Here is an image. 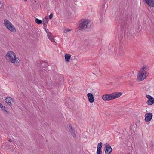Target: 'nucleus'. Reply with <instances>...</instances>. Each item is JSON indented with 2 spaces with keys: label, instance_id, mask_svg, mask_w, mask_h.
Instances as JSON below:
<instances>
[{
  "label": "nucleus",
  "instance_id": "nucleus-28",
  "mask_svg": "<svg viewBox=\"0 0 154 154\" xmlns=\"http://www.w3.org/2000/svg\"><path fill=\"white\" fill-rule=\"evenodd\" d=\"M53 14L52 13H51V14H50V15H49V19H51V18H52L53 17Z\"/></svg>",
  "mask_w": 154,
  "mask_h": 154
},
{
  "label": "nucleus",
  "instance_id": "nucleus-10",
  "mask_svg": "<svg viewBox=\"0 0 154 154\" xmlns=\"http://www.w3.org/2000/svg\"><path fill=\"white\" fill-rule=\"evenodd\" d=\"M87 96L89 102L91 103L94 102V97L91 93H88L87 94Z\"/></svg>",
  "mask_w": 154,
  "mask_h": 154
},
{
  "label": "nucleus",
  "instance_id": "nucleus-31",
  "mask_svg": "<svg viewBox=\"0 0 154 154\" xmlns=\"http://www.w3.org/2000/svg\"><path fill=\"white\" fill-rule=\"evenodd\" d=\"M69 126L70 128L69 130H71L74 129V128H72V127L70 124H69Z\"/></svg>",
  "mask_w": 154,
  "mask_h": 154
},
{
  "label": "nucleus",
  "instance_id": "nucleus-27",
  "mask_svg": "<svg viewBox=\"0 0 154 154\" xmlns=\"http://www.w3.org/2000/svg\"><path fill=\"white\" fill-rule=\"evenodd\" d=\"M147 66H144L142 67V69L143 70L142 71H143L144 70H146L147 69L146 68Z\"/></svg>",
  "mask_w": 154,
  "mask_h": 154
},
{
  "label": "nucleus",
  "instance_id": "nucleus-5",
  "mask_svg": "<svg viewBox=\"0 0 154 154\" xmlns=\"http://www.w3.org/2000/svg\"><path fill=\"white\" fill-rule=\"evenodd\" d=\"M104 150L105 154H109L112 152V149L111 146L109 144L106 143L104 148Z\"/></svg>",
  "mask_w": 154,
  "mask_h": 154
},
{
  "label": "nucleus",
  "instance_id": "nucleus-36",
  "mask_svg": "<svg viewBox=\"0 0 154 154\" xmlns=\"http://www.w3.org/2000/svg\"><path fill=\"white\" fill-rule=\"evenodd\" d=\"M48 29H47V30L46 31H45L47 34L48 33V32H49L48 31Z\"/></svg>",
  "mask_w": 154,
  "mask_h": 154
},
{
  "label": "nucleus",
  "instance_id": "nucleus-21",
  "mask_svg": "<svg viewBox=\"0 0 154 154\" xmlns=\"http://www.w3.org/2000/svg\"><path fill=\"white\" fill-rule=\"evenodd\" d=\"M69 131L71 133L73 137H75L76 136V134H75V131L74 129L71 130H69Z\"/></svg>",
  "mask_w": 154,
  "mask_h": 154
},
{
  "label": "nucleus",
  "instance_id": "nucleus-23",
  "mask_svg": "<svg viewBox=\"0 0 154 154\" xmlns=\"http://www.w3.org/2000/svg\"><path fill=\"white\" fill-rule=\"evenodd\" d=\"M48 64L46 62H43L42 63V66L43 67H47Z\"/></svg>",
  "mask_w": 154,
  "mask_h": 154
},
{
  "label": "nucleus",
  "instance_id": "nucleus-30",
  "mask_svg": "<svg viewBox=\"0 0 154 154\" xmlns=\"http://www.w3.org/2000/svg\"><path fill=\"white\" fill-rule=\"evenodd\" d=\"M123 55L122 52V51H120L119 53V56H122Z\"/></svg>",
  "mask_w": 154,
  "mask_h": 154
},
{
  "label": "nucleus",
  "instance_id": "nucleus-11",
  "mask_svg": "<svg viewBox=\"0 0 154 154\" xmlns=\"http://www.w3.org/2000/svg\"><path fill=\"white\" fill-rule=\"evenodd\" d=\"M146 4L151 7H154V0H144Z\"/></svg>",
  "mask_w": 154,
  "mask_h": 154
},
{
  "label": "nucleus",
  "instance_id": "nucleus-22",
  "mask_svg": "<svg viewBox=\"0 0 154 154\" xmlns=\"http://www.w3.org/2000/svg\"><path fill=\"white\" fill-rule=\"evenodd\" d=\"M150 146L151 147L152 149H154V142L151 141L150 142Z\"/></svg>",
  "mask_w": 154,
  "mask_h": 154
},
{
  "label": "nucleus",
  "instance_id": "nucleus-24",
  "mask_svg": "<svg viewBox=\"0 0 154 154\" xmlns=\"http://www.w3.org/2000/svg\"><path fill=\"white\" fill-rule=\"evenodd\" d=\"M71 29H65L64 30V32L65 33H67L71 30Z\"/></svg>",
  "mask_w": 154,
  "mask_h": 154
},
{
  "label": "nucleus",
  "instance_id": "nucleus-12",
  "mask_svg": "<svg viewBox=\"0 0 154 154\" xmlns=\"http://www.w3.org/2000/svg\"><path fill=\"white\" fill-rule=\"evenodd\" d=\"M47 36L48 38L50 40L51 42H54V37L51 33L50 32H48Z\"/></svg>",
  "mask_w": 154,
  "mask_h": 154
},
{
  "label": "nucleus",
  "instance_id": "nucleus-41",
  "mask_svg": "<svg viewBox=\"0 0 154 154\" xmlns=\"http://www.w3.org/2000/svg\"><path fill=\"white\" fill-rule=\"evenodd\" d=\"M27 0H24V1H26Z\"/></svg>",
  "mask_w": 154,
  "mask_h": 154
},
{
  "label": "nucleus",
  "instance_id": "nucleus-1",
  "mask_svg": "<svg viewBox=\"0 0 154 154\" xmlns=\"http://www.w3.org/2000/svg\"><path fill=\"white\" fill-rule=\"evenodd\" d=\"M6 57L9 62L13 63L15 65H20V60L18 58L16 57L15 54L13 51H8L6 55Z\"/></svg>",
  "mask_w": 154,
  "mask_h": 154
},
{
  "label": "nucleus",
  "instance_id": "nucleus-19",
  "mask_svg": "<svg viewBox=\"0 0 154 154\" xmlns=\"http://www.w3.org/2000/svg\"><path fill=\"white\" fill-rule=\"evenodd\" d=\"M49 20H48L47 17H45L44 19H43V24L48 23Z\"/></svg>",
  "mask_w": 154,
  "mask_h": 154
},
{
  "label": "nucleus",
  "instance_id": "nucleus-37",
  "mask_svg": "<svg viewBox=\"0 0 154 154\" xmlns=\"http://www.w3.org/2000/svg\"><path fill=\"white\" fill-rule=\"evenodd\" d=\"M46 27H47V26H44V29H46Z\"/></svg>",
  "mask_w": 154,
  "mask_h": 154
},
{
  "label": "nucleus",
  "instance_id": "nucleus-3",
  "mask_svg": "<svg viewBox=\"0 0 154 154\" xmlns=\"http://www.w3.org/2000/svg\"><path fill=\"white\" fill-rule=\"evenodd\" d=\"M54 83L53 84L57 85H59L62 84L63 82V77L60 76L58 74H56L54 77H53Z\"/></svg>",
  "mask_w": 154,
  "mask_h": 154
},
{
  "label": "nucleus",
  "instance_id": "nucleus-8",
  "mask_svg": "<svg viewBox=\"0 0 154 154\" xmlns=\"http://www.w3.org/2000/svg\"><path fill=\"white\" fill-rule=\"evenodd\" d=\"M5 102L10 106L12 105V103L13 102V100L10 97H8L6 98L5 100Z\"/></svg>",
  "mask_w": 154,
  "mask_h": 154
},
{
  "label": "nucleus",
  "instance_id": "nucleus-25",
  "mask_svg": "<svg viewBox=\"0 0 154 154\" xmlns=\"http://www.w3.org/2000/svg\"><path fill=\"white\" fill-rule=\"evenodd\" d=\"M97 154H101L102 153V151L101 149H98L96 152Z\"/></svg>",
  "mask_w": 154,
  "mask_h": 154
},
{
  "label": "nucleus",
  "instance_id": "nucleus-35",
  "mask_svg": "<svg viewBox=\"0 0 154 154\" xmlns=\"http://www.w3.org/2000/svg\"><path fill=\"white\" fill-rule=\"evenodd\" d=\"M8 141H9V142H12L11 140V139H8Z\"/></svg>",
  "mask_w": 154,
  "mask_h": 154
},
{
  "label": "nucleus",
  "instance_id": "nucleus-6",
  "mask_svg": "<svg viewBox=\"0 0 154 154\" xmlns=\"http://www.w3.org/2000/svg\"><path fill=\"white\" fill-rule=\"evenodd\" d=\"M102 97L103 99L105 101H109L111 100H112L111 94L103 95L102 96Z\"/></svg>",
  "mask_w": 154,
  "mask_h": 154
},
{
  "label": "nucleus",
  "instance_id": "nucleus-43",
  "mask_svg": "<svg viewBox=\"0 0 154 154\" xmlns=\"http://www.w3.org/2000/svg\"><path fill=\"white\" fill-rule=\"evenodd\" d=\"M1 4H0V8H1Z\"/></svg>",
  "mask_w": 154,
  "mask_h": 154
},
{
  "label": "nucleus",
  "instance_id": "nucleus-14",
  "mask_svg": "<svg viewBox=\"0 0 154 154\" xmlns=\"http://www.w3.org/2000/svg\"><path fill=\"white\" fill-rule=\"evenodd\" d=\"M146 103L149 105H150L153 104L154 103V98L152 97L151 98H149Z\"/></svg>",
  "mask_w": 154,
  "mask_h": 154
},
{
  "label": "nucleus",
  "instance_id": "nucleus-4",
  "mask_svg": "<svg viewBox=\"0 0 154 154\" xmlns=\"http://www.w3.org/2000/svg\"><path fill=\"white\" fill-rule=\"evenodd\" d=\"M4 23L6 28L10 31L13 32H16L15 28L8 20L6 19V21H5Z\"/></svg>",
  "mask_w": 154,
  "mask_h": 154
},
{
  "label": "nucleus",
  "instance_id": "nucleus-38",
  "mask_svg": "<svg viewBox=\"0 0 154 154\" xmlns=\"http://www.w3.org/2000/svg\"><path fill=\"white\" fill-rule=\"evenodd\" d=\"M2 104L0 103V108L2 106Z\"/></svg>",
  "mask_w": 154,
  "mask_h": 154
},
{
  "label": "nucleus",
  "instance_id": "nucleus-29",
  "mask_svg": "<svg viewBox=\"0 0 154 154\" xmlns=\"http://www.w3.org/2000/svg\"><path fill=\"white\" fill-rule=\"evenodd\" d=\"M146 97L148 99H149V98H150H150L153 97H152L150 95H146Z\"/></svg>",
  "mask_w": 154,
  "mask_h": 154
},
{
  "label": "nucleus",
  "instance_id": "nucleus-32",
  "mask_svg": "<svg viewBox=\"0 0 154 154\" xmlns=\"http://www.w3.org/2000/svg\"><path fill=\"white\" fill-rule=\"evenodd\" d=\"M7 114H9L10 112L8 111H7V109H6L4 111Z\"/></svg>",
  "mask_w": 154,
  "mask_h": 154
},
{
  "label": "nucleus",
  "instance_id": "nucleus-9",
  "mask_svg": "<svg viewBox=\"0 0 154 154\" xmlns=\"http://www.w3.org/2000/svg\"><path fill=\"white\" fill-rule=\"evenodd\" d=\"M112 99L118 98L121 96L122 94L121 92H116L111 94Z\"/></svg>",
  "mask_w": 154,
  "mask_h": 154
},
{
  "label": "nucleus",
  "instance_id": "nucleus-42",
  "mask_svg": "<svg viewBox=\"0 0 154 154\" xmlns=\"http://www.w3.org/2000/svg\"><path fill=\"white\" fill-rule=\"evenodd\" d=\"M73 58H74V59H75L74 57H73Z\"/></svg>",
  "mask_w": 154,
  "mask_h": 154
},
{
  "label": "nucleus",
  "instance_id": "nucleus-17",
  "mask_svg": "<svg viewBox=\"0 0 154 154\" xmlns=\"http://www.w3.org/2000/svg\"><path fill=\"white\" fill-rule=\"evenodd\" d=\"M126 19H125V20H124L122 22L121 25L122 28L123 29L125 28H126Z\"/></svg>",
  "mask_w": 154,
  "mask_h": 154
},
{
  "label": "nucleus",
  "instance_id": "nucleus-39",
  "mask_svg": "<svg viewBox=\"0 0 154 154\" xmlns=\"http://www.w3.org/2000/svg\"><path fill=\"white\" fill-rule=\"evenodd\" d=\"M44 29L45 30V31H46L47 30V29Z\"/></svg>",
  "mask_w": 154,
  "mask_h": 154
},
{
  "label": "nucleus",
  "instance_id": "nucleus-40",
  "mask_svg": "<svg viewBox=\"0 0 154 154\" xmlns=\"http://www.w3.org/2000/svg\"><path fill=\"white\" fill-rule=\"evenodd\" d=\"M71 58V59L74 60V58H72H72Z\"/></svg>",
  "mask_w": 154,
  "mask_h": 154
},
{
  "label": "nucleus",
  "instance_id": "nucleus-16",
  "mask_svg": "<svg viewBox=\"0 0 154 154\" xmlns=\"http://www.w3.org/2000/svg\"><path fill=\"white\" fill-rule=\"evenodd\" d=\"M142 72L143 73V74L144 75V76L143 79H145L146 78L148 75H149V72H147V70H144L143 71H142Z\"/></svg>",
  "mask_w": 154,
  "mask_h": 154
},
{
  "label": "nucleus",
  "instance_id": "nucleus-2",
  "mask_svg": "<svg viewBox=\"0 0 154 154\" xmlns=\"http://www.w3.org/2000/svg\"><path fill=\"white\" fill-rule=\"evenodd\" d=\"M90 21L88 19H82L79 22V29L81 31L84 30L87 28L88 26V24L89 23Z\"/></svg>",
  "mask_w": 154,
  "mask_h": 154
},
{
  "label": "nucleus",
  "instance_id": "nucleus-20",
  "mask_svg": "<svg viewBox=\"0 0 154 154\" xmlns=\"http://www.w3.org/2000/svg\"><path fill=\"white\" fill-rule=\"evenodd\" d=\"M102 145H103L102 143L101 142H100L98 144L97 146V149H101V148L102 147Z\"/></svg>",
  "mask_w": 154,
  "mask_h": 154
},
{
  "label": "nucleus",
  "instance_id": "nucleus-15",
  "mask_svg": "<svg viewBox=\"0 0 154 154\" xmlns=\"http://www.w3.org/2000/svg\"><path fill=\"white\" fill-rule=\"evenodd\" d=\"M65 61L67 62H68L69 61L71 57V55L69 54H65Z\"/></svg>",
  "mask_w": 154,
  "mask_h": 154
},
{
  "label": "nucleus",
  "instance_id": "nucleus-34",
  "mask_svg": "<svg viewBox=\"0 0 154 154\" xmlns=\"http://www.w3.org/2000/svg\"><path fill=\"white\" fill-rule=\"evenodd\" d=\"M47 23H45V24H43L44 26H47Z\"/></svg>",
  "mask_w": 154,
  "mask_h": 154
},
{
  "label": "nucleus",
  "instance_id": "nucleus-33",
  "mask_svg": "<svg viewBox=\"0 0 154 154\" xmlns=\"http://www.w3.org/2000/svg\"><path fill=\"white\" fill-rule=\"evenodd\" d=\"M9 143L8 142H6L5 143V146H7L9 144Z\"/></svg>",
  "mask_w": 154,
  "mask_h": 154
},
{
  "label": "nucleus",
  "instance_id": "nucleus-26",
  "mask_svg": "<svg viewBox=\"0 0 154 154\" xmlns=\"http://www.w3.org/2000/svg\"><path fill=\"white\" fill-rule=\"evenodd\" d=\"M3 110L5 111L6 109H7L4 106H3L2 105V106L0 107Z\"/></svg>",
  "mask_w": 154,
  "mask_h": 154
},
{
  "label": "nucleus",
  "instance_id": "nucleus-7",
  "mask_svg": "<svg viewBox=\"0 0 154 154\" xmlns=\"http://www.w3.org/2000/svg\"><path fill=\"white\" fill-rule=\"evenodd\" d=\"M152 113H146L145 114V120L146 122H149L150 121L152 118Z\"/></svg>",
  "mask_w": 154,
  "mask_h": 154
},
{
  "label": "nucleus",
  "instance_id": "nucleus-18",
  "mask_svg": "<svg viewBox=\"0 0 154 154\" xmlns=\"http://www.w3.org/2000/svg\"><path fill=\"white\" fill-rule=\"evenodd\" d=\"M35 22L38 24H41L42 23V21L41 20H39L36 18H35Z\"/></svg>",
  "mask_w": 154,
  "mask_h": 154
},
{
  "label": "nucleus",
  "instance_id": "nucleus-13",
  "mask_svg": "<svg viewBox=\"0 0 154 154\" xmlns=\"http://www.w3.org/2000/svg\"><path fill=\"white\" fill-rule=\"evenodd\" d=\"M139 75L137 76V78L140 81H142L144 80V79H142L143 78L145 75H144L142 72L140 73V72H139Z\"/></svg>",
  "mask_w": 154,
  "mask_h": 154
}]
</instances>
